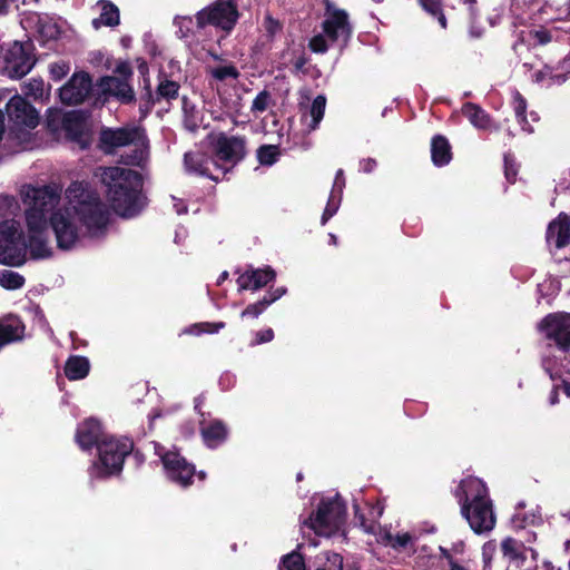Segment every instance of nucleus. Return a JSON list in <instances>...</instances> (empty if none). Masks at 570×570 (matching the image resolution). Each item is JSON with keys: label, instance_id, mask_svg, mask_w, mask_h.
<instances>
[{"label": "nucleus", "instance_id": "nucleus-14", "mask_svg": "<svg viewBox=\"0 0 570 570\" xmlns=\"http://www.w3.org/2000/svg\"><path fill=\"white\" fill-rule=\"evenodd\" d=\"M70 209L52 212L48 218V226L52 228L57 247L62 250L71 249L79 240V229L73 223Z\"/></svg>", "mask_w": 570, "mask_h": 570}, {"label": "nucleus", "instance_id": "nucleus-48", "mask_svg": "<svg viewBox=\"0 0 570 570\" xmlns=\"http://www.w3.org/2000/svg\"><path fill=\"white\" fill-rule=\"evenodd\" d=\"M272 101V95L268 90L264 89L254 98L250 110L253 112H264L267 110Z\"/></svg>", "mask_w": 570, "mask_h": 570}, {"label": "nucleus", "instance_id": "nucleus-28", "mask_svg": "<svg viewBox=\"0 0 570 570\" xmlns=\"http://www.w3.org/2000/svg\"><path fill=\"white\" fill-rule=\"evenodd\" d=\"M453 158L452 147L449 139L441 135H434L431 139V160L434 166L443 167L450 164Z\"/></svg>", "mask_w": 570, "mask_h": 570}, {"label": "nucleus", "instance_id": "nucleus-35", "mask_svg": "<svg viewBox=\"0 0 570 570\" xmlns=\"http://www.w3.org/2000/svg\"><path fill=\"white\" fill-rule=\"evenodd\" d=\"M512 106L517 121L521 126L522 130L528 134L534 132L533 127L527 119V99L518 90L513 94Z\"/></svg>", "mask_w": 570, "mask_h": 570}, {"label": "nucleus", "instance_id": "nucleus-61", "mask_svg": "<svg viewBox=\"0 0 570 570\" xmlns=\"http://www.w3.org/2000/svg\"><path fill=\"white\" fill-rule=\"evenodd\" d=\"M377 166V163L374 158H366L361 161V168L364 173H372Z\"/></svg>", "mask_w": 570, "mask_h": 570}, {"label": "nucleus", "instance_id": "nucleus-57", "mask_svg": "<svg viewBox=\"0 0 570 570\" xmlns=\"http://www.w3.org/2000/svg\"><path fill=\"white\" fill-rule=\"evenodd\" d=\"M18 0H0V17L7 16L12 8H18Z\"/></svg>", "mask_w": 570, "mask_h": 570}, {"label": "nucleus", "instance_id": "nucleus-51", "mask_svg": "<svg viewBox=\"0 0 570 570\" xmlns=\"http://www.w3.org/2000/svg\"><path fill=\"white\" fill-rule=\"evenodd\" d=\"M340 203H341V198L338 197V199L336 200V196L334 195H331L328 200H327V204H326V207L322 214V217H321V224L322 225H325L337 212L338 207H340Z\"/></svg>", "mask_w": 570, "mask_h": 570}, {"label": "nucleus", "instance_id": "nucleus-26", "mask_svg": "<svg viewBox=\"0 0 570 570\" xmlns=\"http://www.w3.org/2000/svg\"><path fill=\"white\" fill-rule=\"evenodd\" d=\"M462 115L471 122V125L481 130L497 129L491 115L481 106L474 102H464L461 108Z\"/></svg>", "mask_w": 570, "mask_h": 570}, {"label": "nucleus", "instance_id": "nucleus-17", "mask_svg": "<svg viewBox=\"0 0 570 570\" xmlns=\"http://www.w3.org/2000/svg\"><path fill=\"white\" fill-rule=\"evenodd\" d=\"M87 115L81 110H71L60 117V127L65 131L67 139L78 142L81 148H89L91 135L86 132Z\"/></svg>", "mask_w": 570, "mask_h": 570}, {"label": "nucleus", "instance_id": "nucleus-32", "mask_svg": "<svg viewBox=\"0 0 570 570\" xmlns=\"http://www.w3.org/2000/svg\"><path fill=\"white\" fill-rule=\"evenodd\" d=\"M99 6L101 7V13L99 19H94L92 24L98 28L99 24L107 27L118 26L120 22L119 9L109 0H100Z\"/></svg>", "mask_w": 570, "mask_h": 570}, {"label": "nucleus", "instance_id": "nucleus-52", "mask_svg": "<svg viewBox=\"0 0 570 570\" xmlns=\"http://www.w3.org/2000/svg\"><path fill=\"white\" fill-rule=\"evenodd\" d=\"M327 40L325 35H316L309 40L308 47L315 53H325L328 50Z\"/></svg>", "mask_w": 570, "mask_h": 570}, {"label": "nucleus", "instance_id": "nucleus-47", "mask_svg": "<svg viewBox=\"0 0 570 570\" xmlns=\"http://www.w3.org/2000/svg\"><path fill=\"white\" fill-rule=\"evenodd\" d=\"M224 327H225L224 322H218V323L204 322V323L194 324L191 327L185 330V333L195 334V335H199L202 333L214 334Z\"/></svg>", "mask_w": 570, "mask_h": 570}, {"label": "nucleus", "instance_id": "nucleus-6", "mask_svg": "<svg viewBox=\"0 0 570 570\" xmlns=\"http://www.w3.org/2000/svg\"><path fill=\"white\" fill-rule=\"evenodd\" d=\"M239 18L236 0H216L195 14L196 27L205 29L208 26L229 33Z\"/></svg>", "mask_w": 570, "mask_h": 570}, {"label": "nucleus", "instance_id": "nucleus-45", "mask_svg": "<svg viewBox=\"0 0 570 570\" xmlns=\"http://www.w3.org/2000/svg\"><path fill=\"white\" fill-rule=\"evenodd\" d=\"M503 165H504V177L509 184H514L517 181V176L519 173V165L515 161L514 156L511 153H505L503 156Z\"/></svg>", "mask_w": 570, "mask_h": 570}, {"label": "nucleus", "instance_id": "nucleus-37", "mask_svg": "<svg viewBox=\"0 0 570 570\" xmlns=\"http://www.w3.org/2000/svg\"><path fill=\"white\" fill-rule=\"evenodd\" d=\"M157 102H159V99H156V91L153 92L149 78H145L144 90L139 97L140 118H146Z\"/></svg>", "mask_w": 570, "mask_h": 570}, {"label": "nucleus", "instance_id": "nucleus-64", "mask_svg": "<svg viewBox=\"0 0 570 570\" xmlns=\"http://www.w3.org/2000/svg\"><path fill=\"white\" fill-rule=\"evenodd\" d=\"M308 62V59L306 56L302 55L294 61V68L296 71H303L306 63Z\"/></svg>", "mask_w": 570, "mask_h": 570}, {"label": "nucleus", "instance_id": "nucleus-21", "mask_svg": "<svg viewBox=\"0 0 570 570\" xmlns=\"http://www.w3.org/2000/svg\"><path fill=\"white\" fill-rule=\"evenodd\" d=\"M546 242L548 245L553 244L557 249L564 248L570 244V217L566 213H560L549 223Z\"/></svg>", "mask_w": 570, "mask_h": 570}, {"label": "nucleus", "instance_id": "nucleus-59", "mask_svg": "<svg viewBox=\"0 0 570 570\" xmlns=\"http://www.w3.org/2000/svg\"><path fill=\"white\" fill-rule=\"evenodd\" d=\"M39 31L48 39H55L59 32L56 24L41 26Z\"/></svg>", "mask_w": 570, "mask_h": 570}, {"label": "nucleus", "instance_id": "nucleus-23", "mask_svg": "<svg viewBox=\"0 0 570 570\" xmlns=\"http://www.w3.org/2000/svg\"><path fill=\"white\" fill-rule=\"evenodd\" d=\"M27 240H0V264L19 267L26 263Z\"/></svg>", "mask_w": 570, "mask_h": 570}, {"label": "nucleus", "instance_id": "nucleus-43", "mask_svg": "<svg viewBox=\"0 0 570 570\" xmlns=\"http://www.w3.org/2000/svg\"><path fill=\"white\" fill-rule=\"evenodd\" d=\"M24 285V277L12 271L0 272V286L6 289H19Z\"/></svg>", "mask_w": 570, "mask_h": 570}, {"label": "nucleus", "instance_id": "nucleus-44", "mask_svg": "<svg viewBox=\"0 0 570 570\" xmlns=\"http://www.w3.org/2000/svg\"><path fill=\"white\" fill-rule=\"evenodd\" d=\"M208 72L214 79L218 81H225L229 78L236 80L240 76L239 70L232 63L227 66L210 68Z\"/></svg>", "mask_w": 570, "mask_h": 570}, {"label": "nucleus", "instance_id": "nucleus-31", "mask_svg": "<svg viewBox=\"0 0 570 570\" xmlns=\"http://www.w3.org/2000/svg\"><path fill=\"white\" fill-rule=\"evenodd\" d=\"M65 375L70 381L85 379L90 371V362L86 356L71 355L65 363Z\"/></svg>", "mask_w": 570, "mask_h": 570}, {"label": "nucleus", "instance_id": "nucleus-62", "mask_svg": "<svg viewBox=\"0 0 570 570\" xmlns=\"http://www.w3.org/2000/svg\"><path fill=\"white\" fill-rule=\"evenodd\" d=\"M459 2L468 8L471 17H475L478 13V0H459Z\"/></svg>", "mask_w": 570, "mask_h": 570}, {"label": "nucleus", "instance_id": "nucleus-63", "mask_svg": "<svg viewBox=\"0 0 570 570\" xmlns=\"http://www.w3.org/2000/svg\"><path fill=\"white\" fill-rule=\"evenodd\" d=\"M356 518L358 519L360 524L364 529L365 532H367V533H373L374 532V524H373V522L368 523L363 514H360V515L356 514Z\"/></svg>", "mask_w": 570, "mask_h": 570}, {"label": "nucleus", "instance_id": "nucleus-46", "mask_svg": "<svg viewBox=\"0 0 570 570\" xmlns=\"http://www.w3.org/2000/svg\"><path fill=\"white\" fill-rule=\"evenodd\" d=\"M528 37L531 39V47L546 46L552 41L551 31L543 27L528 31Z\"/></svg>", "mask_w": 570, "mask_h": 570}, {"label": "nucleus", "instance_id": "nucleus-38", "mask_svg": "<svg viewBox=\"0 0 570 570\" xmlns=\"http://www.w3.org/2000/svg\"><path fill=\"white\" fill-rule=\"evenodd\" d=\"M256 157L262 166H272L281 157V148L278 145H262L257 148Z\"/></svg>", "mask_w": 570, "mask_h": 570}, {"label": "nucleus", "instance_id": "nucleus-4", "mask_svg": "<svg viewBox=\"0 0 570 570\" xmlns=\"http://www.w3.org/2000/svg\"><path fill=\"white\" fill-rule=\"evenodd\" d=\"M135 146L134 155L128 164L140 165L145 158L142 148H147L148 138L145 128L140 126H126L119 128L102 127L99 132L98 148L106 155H111L117 148Z\"/></svg>", "mask_w": 570, "mask_h": 570}, {"label": "nucleus", "instance_id": "nucleus-7", "mask_svg": "<svg viewBox=\"0 0 570 570\" xmlns=\"http://www.w3.org/2000/svg\"><path fill=\"white\" fill-rule=\"evenodd\" d=\"M346 519V503L336 494L333 498L322 499L317 510L304 523L315 532L336 530Z\"/></svg>", "mask_w": 570, "mask_h": 570}, {"label": "nucleus", "instance_id": "nucleus-22", "mask_svg": "<svg viewBox=\"0 0 570 570\" xmlns=\"http://www.w3.org/2000/svg\"><path fill=\"white\" fill-rule=\"evenodd\" d=\"M100 87L105 92L117 98L120 104L128 105L136 101L135 91L125 79L106 76L101 78Z\"/></svg>", "mask_w": 570, "mask_h": 570}, {"label": "nucleus", "instance_id": "nucleus-36", "mask_svg": "<svg viewBox=\"0 0 570 570\" xmlns=\"http://www.w3.org/2000/svg\"><path fill=\"white\" fill-rule=\"evenodd\" d=\"M180 85L169 80L165 75L159 76V83L156 88V99L171 101L178 97Z\"/></svg>", "mask_w": 570, "mask_h": 570}, {"label": "nucleus", "instance_id": "nucleus-34", "mask_svg": "<svg viewBox=\"0 0 570 570\" xmlns=\"http://www.w3.org/2000/svg\"><path fill=\"white\" fill-rule=\"evenodd\" d=\"M181 102L184 127L190 132H196L200 127L203 116L196 106L191 104L186 96L183 97Z\"/></svg>", "mask_w": 570, "mask_h": 570}, {"label": "nucleus", "instance_id": "nucleus-15", "mask_svg": "<svg viewBox=\"0 0 570 570\" xmlns=\"http://www.w3.org/2000/svg\"><path fill=\"white\" fill-rule=\"evenodd\" d=\"M184 165L187 173L207 177L216 183L229 173V169L218 164L214 156L202 151L185 153Z\"/></svg>", "mask_w": 570, "mask_h": 570}, {"label": "nucleus", "instance_id": "nucleus-5", "mask_svg": "<svg viewBox=\"0 0 570 570\" xmlns=\"http://www.w3.org/2000/svg\"><path fill=\"white\" fill-rule=\"evenodd\" d=\"M134 451V441L129 438L108 435L97 448L98 459L91 465L92 474L99 479L119 475L125 459Z\"/></svg>", "mask_w": 570, "mask_h": 570}, {"label": "nucleus", "instance_id": "nucleus-24", "mask_svg": "<svg viewBox=\"0 0 570 570\" xmlns=\"http://www.w3.org/2000/svg\"><path fill=\"white\" fill-rule=\"evenodd\" d=\"M229 434L227 425L218 419L209 421L200 426V435L205 445L209 449H216L227 440Z\"/></svg>", "mask_w": 570, "mask_h": 570}, {"label": "nucleus", "instance_id": "nucleus-25", "mask_svg": "<svg viewBox=\"0 0 570 570\" xmlns=\"http://www.w3.org/2000/svg\"><path fill=\"white\" fill-rule=\"evenodd\" d=\"M26 325L17 316L0 320V350L24 337Z\"/></svg>", "mask_w": 570, "mask_h": 570}, {"label": "nucleus", "instance_id": "nucleus-49", "mask_svg": "<svg viewBox=\"0 0 570 570\" xmlns=\"http://www.w3.org/2000/svg\"><path fill=\"white\" fill-rule=\"evenodd\" d=\"M386 539L390 546L395 550L405 549L407 544L413 541V537L409 532L397 533L395 535L387 533Z\"/></svg>", "mask_w": 570, "mask_h": 570}, {"label": "nucleus", "instance_id": "nucleus-54", "mask_svg": "<svg viewBox=\"0 0 570 570\" xmlns=\"http://www.w3.org/2000/svg\"><path fill=\"white\" fill-rule=\"evenodd\" d=\"M344 187H345L344 171H343V169H338L335 175L331 195L336 196V194H338V197L341 198Z\"/></svg>", "mask_w": 570, "mask_h": 570}, {"label": "nucleus", "instance_id": "nucleus-42", "mask_svg": "<svg viewBox=\"0 0 570 570\" xmlns=\"http://www.w3.org/2000/svg\"><path fill=\"white\" fill-rule=\"evenodd\" d=\"M0 240L10 243L13 240H26V238L14 220H7L0 224Z\"/></svg>", "mask_w": 570, "mask_h": 570}, {"label": "nucleus", "instance_id": "nucleus-9", "mask_svg": "<svg viewBox=\"0 0 570 570\" xmlns=\"http://www.w3.org/2000/svg\"><path fill=\"white\" fill-rule=\"evenodd\" d=\"M247 140L244 136H227L219 132L212 142L215 160L229 169L242 163L247 156Z\"/></svg>", "mask_w": 570, "mask_h": 570}, {"label": "nucleus", "instance_id": "nucleus-16", "mask_svg": "<svg viewBox=\"0 0 570 570\" xmlns=\"http://www.w3.org/2000/svg\"><path fill=\"white\" fill-rule=\"evenodd\" d=\"M92 79L86 71L73 73V76L59 90V98L65 105H79L90 95Z\"/></svg>", "mask_w": 570, "mask_h": 570}, {"label": "nucleus", "instance_id": "nucleus-55", "mask_svg": "<svg viewBox=\"0 0 570 570\" xmlns=\"http://www.w3.org/2000/svg\"><path fill=\"white\" fill-rule=\"evenodd\" d=\"M115 72L119 75L118 78L129 80L132 76V69L127 61H121L116 66Z\"/></svg>", "mask_w": 570, "mask_h": 570}, {"label": "nucleus", "instance_id": "nucleus-10", "mask_svg": "<svg viewBox=\"0 0 570 570\" xmlns=\"http://www.w3.org/2000/svg\"><path fill=\"white\" fill-rule=\"evenodd\" d=\"M155 452L159 455L166 474L170 481L181 488L193 484L196 474L195 465L189 463L178 451H167L164 446L156 445Z\"/></svg>", "mask_w": 570, "mask_h": 570}, {"label": "nucleus", "instance_id": "nucleus-8", "mask_svg": "<svg viewBox=\"0 0 570 570\" xmlns=\"http://www.w3.org/2000/svg\"><path fill=\"white\" fill-rule=\"evenodd\" d=\"M462 515L476 534L490 532L495 525L492 501L487 494H473L470 504H463Z\"/></svg>", "mask_w": 570, "mask_h": 570}, {"label": "nucleus", "instance_id": "nucleus-30", "mask_svg": "<svg viewBox=\"0 0 570 570\" xmlns=\"http://www.w3.org/2000/svg\"><path fill=\"white\" fill-rule=\"evenodd\" d=\"M469 492H472L473 494H487V487L480 479H463L454 490V497L458 499L461 508L463 504L471 503V500L469 499Z\"/></svg>", "mask_w": 570, "mask_h": 570}, {"label": "nucleus", "instance_id": "nucleus-60", "mask_svg": "<svg viewBox=\"0 0 570 570\" xmlns=\"http://www.w3.org/2000/svg\"><path fill=\"white\" fill-rule=\"evenodd\" d=\"M63 114L61 112H55V114H50L48 119H47V125L48 127L51 129V130H58L60 127V117L62 116Z\"/></svg>", "mask_w": 570, "mask_h": 570}, {"label": "nucleus", "instance_id": "nucleus-27", "mask_svg": "<svg viewBox=\"0 0 570 570\" xmlns=\"http://www.w3.org/2000/svg\"><path fill=\"white\" fill-rule=\"evenodd\" d=\"M287 288L284 286L268 291L261 299L255 303L248 304L246 308L240 313L242 318H257L261 316L268 306L285 295Z\"/></svg>", "mask_w": 570, "mask_h": 570}, {"label": "nucleus", "instance_id": "nucleus-3", "mask_svg": "<svg viewBox=\"0 0 570 570\" xmlns=\"http://www.w3.org/2000/svg\"><path fill=\"white\" fill-rule=\"evenodd\" d=\"M73 218L86 229L90 238H104L110 223V212L95 193L88 191L87 185L75 181L67 190Z\"/></svg>", "mask_w": 570, "mask_h": 570}, {"label": "nucleus", "instance_id": "nucleus-2", "mask_svg": "<svg viewBox=\"0 0 570 570\" xmlns=\"http://www.w3.org/2000/svg\"><path fill=\"white\" fill-rule=\"evenodd\" d=\"M101 183L114 210L124 216L137 215L141 207L142 176L140 173L121 167H106L101 173Z\"/></svg>", "mask_w": 570, "mask_h": 570}, {"label": "nucleus", "instance_id": "nucleus-53", "mask_svg": "<svg viewBox=\"0 0 570 570\" xmlns=\"http://www.w3.org/2000/svg\"><path fill=\"white\" fill-rule=\"evenodd\" d=\"M541 521V518L535 514L528 515L527 513H515L513 517V523L515 527L524 528L529 524L533 525Z\"/></svg>", "mask_w": 570, "mask_h": 570}, {"label": "nucleus", "instance_id": "nucleus-50", "mask_svg": "<svg viewBox=\"0 0 570 570\" xmlns=\"http://www.w3.org/2000/svg\"><path fill=\"white\" fill-rule=\"evenodd\" d=\"M263 28L266 32V36L272 39L282 30V23L267 12L264 17Z\"/></svg>", "mask_w": 570, "mask_h": 570}, {"label": "nucleus", "instance_id": "nucleus-41", "mask_svg": "<svg viewBox=\"0 0 570 570\" xmlns=\"http://www.w3.org/2000/svg\"><path fill=\"white\" fill-rule=\"evenodd\" d=\"M279 570H307L305 559L302 553L294 550L281 558Z\"/></svg>", "mask_w": 570, "mask_h": 570}, {"label": "nucleus", "instance_id": "nucleus-56", "mask_svg": "<svg viewBox=\"0 0 570 570\" xmlns=\"http://www.w3.org/2000/svg\"><path fill=\"white\" fill-rule=\"evenodd\" d=\"M274 338V331L272 328H266L258 331L255 336V344H264L273 341Z\"/></svg>", "mask_w": 570, "mask_h": 570}, {"label": "nucleus", "instance_id": "nucleus-12", "mask_svg": "<svg viewBox=\"0 0 570 570\" xmlns=\"http://www.w3.org/2000/svg\"><path fill=\"white\" fill-rule=\"evenodd\" d=\"M33 45L14 41L4 52V71L11 79H21L35 66Z\"/></svg>", "mask_w": 570, "mask_h": 570}, {"label": "nucleus", "instance_id": "nucleus-1", "mask_svg": "<svg viewBox=\"0 0 570 570\" xmlns=\"http://www.w3.org/2000/svg\"><path fill=\"white\" fill-rule=\"evenodd\" d=\"M60 195L56 188L45 185L35 187L28 185L22 190V200L26 209V224L29 232L27 248L32 259H43L52 256L45 235L48 228V214L59 203Z\"/></svg>", "mask_w": 570, "mask_h": 570}, {"label": "nucleus", "instance_id": "nucleus-39", "mask_svg": "<svg viewBox=\"0 0 570 570\" xmlns=\"http://www.w3.org/2000/svg\"><path fill=\"white\" fill-rule=\"evenodd\" d=\"M326 107V97L323 95H318L312 101L309 108V115L312 117V121L308 125L309 130H315L318 128L320 122L322 121Z\"/></svg>", "mask_w": 570, "mask_h": 570}, {"label": "nucleus", "instance_id": "nucleus-11", "mask_svg": "<svg viewBox=\"0 0 570 570\" xmlns=\"http://www.w3.org/2000/svg\"><path fill=\"white\" fill-rule=\"evenodd\" d=\"M324 7L323 33L331 42H337L342 39L343 46H346L353 33L348 13L344 9L336 8L330 0L324 1Z\"/></svg>", "mask_w": 570, "mask_h": 570}, {"label": "nucleus", "instance_id": "nucleus-19", "mask_svg": "<svg viewBox=\"0 0 570 570\" xmlns=\"http://www.w3.org/2000/svg\"><path fill=\"white\" fill-rule=\"evenodd\" d=\"M108 434L105 433L101 423L89 417L78 424L75 441L82 451H91L94 448H98Z\"/></svg>", "mask_w": 570, "mask_h": 570}, {"label": "nucleus", "instance_id": "nucleus-58", "mask_svg": "<svg viewBox=\"0 0 570 570\" xmlns=\"http://www.w3.org/2000/svg\"><path fill=\"white\" fill-rule=\"evenodd\" d=\"M520 45H528L529 47H531V39L528 37V32L523 30L518 33V39L512 45V50L514 52H518V48Z\"/></svg>", "mask_w": 570, "mask_h": 570}, {"label": "nucleus", "instance_id": "nucleus-18", "mask_svg": "<svg viewBox=\"0 0 570 570\" xmlns=\"http://www.w3.org/2000/svg\"><path fill=\"white\" fill-rule=\"evenodd\" d=\"M7 115L10 121L18 126H24L33 129L39 124V115L36 108L23 97L13 96L6 106Z\"/></svg>", "mask_w": 570, "mask_h": 570}, {"label": "nucleus", "instance_id": "nucleus-40", "mask_svg": "<svg viewBox=\"0 0 570 570\" xmlns=\"http://www.w3.org/2000/svg\"><path fill=\"white\" fill-rule=\"evenodd\" d=\"M422 9L430 16L438 19L443 29L448 27V20L443 13L442 0H417Z\"/></svg>", "mask_w": 570, "mask_h": 570}, {"label": "nucleus", "instance_id": "nucleus-20", "mask_svg": "<svg viewBox=\"0 0 570 570\" xmlns=\"http://www.w3.org/2000/svg\"><path fill=\"white\" fill-rule=\"evenodd\" d=\"M275 278L276 272L273 267L254 268L250 266L238 276L237 285L239 291H257L274 282Z\"/></svg>", "mask_w": 570, "mask_h": 570}, {"label": "nucleus", "instance_id": "nucleus-29", "mask_svg": "<svg viewBox=\"0 0 570 570\" xmlns=\"http://www.w3.org/2000/svg\"><path fill=\"white\" fill-rule=\"evenodd\" d=\"M500 550L503 558L513 562L517 568H521L527 560L524 543L512 537H507L501 541Z\"/></svg>", "mask_w": 570, "mask_h": 570}, {"label": "nucleus", "instance_id": "nucleus-33", "mask_svg": "<svg viewBox=\"0 0 570 570\" xmlns=\"http://www.w3.org/2000/svg\"><path fill=\"white\" fill-rule=\"evenodd\" d=\"M314 570H343V557L334 551H323L315 556Z\"/></svg>", "mask_w": 570, "mask_h": 570}, {"label": "nucleus", "instance_id": "nucleus-13", "mask_svg": "<svg viewBox=\"0 0 570 570\" xmlns=\"http://www.w3.org/2000/svg\"><path fill=\"white\" fill-rule=\"evenodd\" d=\"M546 338L552 341L556 346L567 352L570 348V314L550 313L544 316L538 326Z\"/></svg>", "mask_w": 570, "mask_h": 570}]
</instances>
